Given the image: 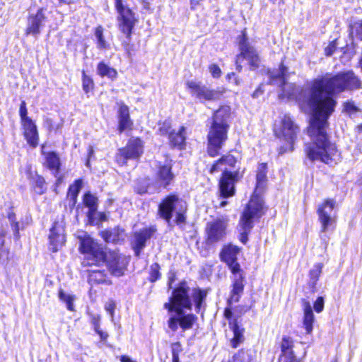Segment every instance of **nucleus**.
<instances>
[{
    "label": "nucleus",
    "instance_id": "obj_1",
    "mask_svg": "<svg viewBox=\"0 0 362 362\" xmlns=\"http://www.w3.org/2000/svg\"><path fill=\"white\" fill-rule=\"evenodd\" d=\"M287 69L281 63L279 70L269 72V83L281 87L280 98L296 100L302 110L312 115L308 130L312 142L306 144L305 149L308 158L332 164L336 160L337 150L329 141L326 129L337 104L334 97L346 90L362 88V82L353 71H346L326 74L314 79L310 86L299 87L286 82Z\"/></svg>",
    "mask_w": 362,
    "mask_h": 362
},
{
    "label": "nucleus",
    "instance_id": "obj_2",
    "mask_svg": "<svg viewBox=\"0 0 362 362\" xmlns=\"http://www.w3.org/2000/svg\"><path fill=\"white\" fill-rule=\"evenodd\" d=\"M189 291L187 284L182 281L173 291L170 301L164 303L163 307L169 313L167 325L173 332H177L179 327L182 332L192 329L198 319L194 314L185 310L192 309Z\"/></svg>",
    "mask_w": 362,
    "mask_h": 362
},
{
    "label": "nucleus",
    "instance_id": "obj_3",
    "mask_svg": "<svg viewBox=\"0 0 362 362\" xmlns=\"http://www.w3.org/2000/svg\"><path fill=\"white\" fill-rule=\"evenodd\" d=\"M79 250L85 255L84 264L87 265H100L106 263L111 274L117 277L122 276L126 270V263L121 259L119 252H105L101 245L88 235L80 238Z\"/></svg>",
    "mask_w": 362,
    "mask_h": 362
},
{
    "label": "nucleus",
    "instance_id": "obj_4",
    "mask_svg": "<svg viewBox=\"0 0 362 362\" xmlns=\"http://www.w3.org/2000/svg\"><path fill=\"white\" fill-rule=\"evenodd\" d=\"M230 115V107L228 105L221 106L214 112L207 135V152L211 157L219 154L220 150L228 139Z\"/></svg>",
    "mask_w": 362,
    "mask_h": 362
},
{
    "label": "nucleus",
    "instance_id": "obj_5",
    "mask_svg": "<svg viewBox=\"0 0 362 362\" xmlns=\"http://www.w3.org/2000/svg\"><path fill=\"white\" fill-rule=\"evenodd\" d=\"M264 214V202L255 192L244 209L238 226L240 233L239 240L242 243H247L248 235L254 227L255 221L259 220Z\"/></svg>",
    "mask_w": 362,
    "mask_h": 362
},
{
    "label": "nucleus",
    "instance_id": "obj_6",
    "mask_svg": "<svg viewBox=\"0 0 362 362\" xmlns=\"http://www.w3.org/2000/svg\"><path fill=\"white\" fill-rule=\"evenodd\" d=\"M187 210V204L185 200L176 194H170L159 204L158 214L168 223H170L175 214L174 221L177 225L180 226L186 223Z\"/></svg>",
    "mask_w": 362,
    "mask_h": 362
},
{
    "label": "nucleus",
    "instance_id": "obj_7",
    "mask_svg": "<svg viewBox=\"0 0 362 362\" xmlns=\"http://www.w3.org/2000/svg\"><path fill=\"white\" fill-rule=\"evenodd\" d=\"M237 40L240 53L235 57L236 69L239 72L242 71V62L244 60L247 62L250 70L257 69L261 62L260 57L255 47L249 41L245 30L238 36Z\"/></svg>",
    "mask_w": 362,
    "mask_h": 362
},
{
    "label": "nucleus",
    "instance_id": "obj_8",
    "mask_svg": "<svg viewBox=\"0 0 362 362\" xmlns=\"http://www.w3.org/2000/svg\"><path fill=\"white\" fill-rule=\"evenodd\" d=\"M115 5L118 13L117 22L119 30L126 35L122 45L129 55L131 54L130 44L132 30L136 22L134 13L128 7L124 6L122 0H115Z\"/></svg>",
    "mask_w": 362,
    "mask_h": 362
},
{
    "label": "nucleus",
    "instance_id": "obj_9",
    "mask_svg": "<svg viewBox=\"0 0 362 362\" xmlns=\"http://www.w3.org/2000/svg\"><path fill=\"white\" fill-rule=\"evenodd\" d=\"M144 153V142L138 137L129 139L124 148L118 149L116 161L120 165H126L129 160H137Z\"/></svg>",
    "mask_w": 362,
    "mask_h": 362
},
{
    "label": "nucleus",
    "instance_id": "obj_10",
    "mask_svg": "<svg viewBox=\"0 0 362 362\" xmlns=\"http://www.w3.org/2000/svg\"><path fill=\"white\" fill-rule=\"evenodd\" d=\"M298 131V127L294 123L292 118L288 115H285L281 119V126L279 134H281L287 144L279 148V154L282 155L286 152L292 151L293 150V144Z\"/></svg>",
    "mask_w": 362,
    "mask_h": 362
},
{
    "label": "nucleus",
    "instance_id": "obj_11",
    "mask_svg": "<svg viewBox=\"0 0 362 362\" xmlns=\"http://www.w3.org/2000/svg\"><path fill=\"white\" fill-rule=\"evenodd\" d=\"M187 86L189 89L192 96L198 99L201 103L219 100L223 92L219 88L211 89L200 83L193 81H187Z\"/></svg>",
    "mask_w": 362,
    "mask_h": 362
},
{
    "label": "nucleus",
    "instance_id": "obj_12",
    "mask_svg": "<svg viewBox=\"0 0 362 362\" xmlns=\"http://www.w3.org/2000/svg\"><path fill=\"white\" fill-rule=\"evenodd\" d=\"M335 205L336 202L334 199H328L318 206L317 213L322 225V232L327 230L334 223Z\"/></svg>",
    "mask_w": 362,
    "mask_h": 362
},
{
    "label": "nucleus",
    "instance_id": "obj_13",
    "mask_svg": "<svg viewBox=\"0 0 362 362\" xmlns=\"http://www.w3.org/2000/svg\"><path fill=\"white\" fill-rule=\"evenodd\" d=\"M238 179V172H231L227 168L223 170L222 177L219 181V190L223 198H228L235 194V184Z\"/></svg>",
    "mask_w": 362,
    "mask_h": 362
},
{
    "label": "nucleus",
    "instance_id": "obj_14",
    "mask_svg": "<svg viewBox=\"0 0 362 362\" xmlns=\"http://www.w3.org/2000/svg\"><path fill=\"white\" fill-rule=\"evenodd\" d=\"M47 22V17L45 16L43 8H39L35 13H30L28 18L25 34L31 35L35 38L41 33V29Z\"/></svg>",
    "mask_w": 362,
    "mask_h": 362
},
{
    "label": "nucleus",
    "instance_id": "obj_15",
    "mask_svg": "<svg viewBox=\"0 0 362 362\" xmlns=\"http://www.w3.org/2000/svg\"><path fill=\"white\" fill-rule=\"evenodd\" d=\"M157 170L155 174V183L157 184L158 189L162 187H168L175 179V175L172 171L173 165L170 161L164 163L158 162L156 165Z\"/></svg>",
    "mask_w": 362,
    "mask_h": 362
},
{
    "label": "nucleus",
    "instance_id": "obj_16",
    "mask_svg": "<svg viewBox=\"0 0 362 362\" xmlns=\"http://www.w3.org/2000/svg\"><path fill=\"white\" fill-rule=\"evenodd\" d=\"M239 252L240 249L237 246L229 245L225 246L220 253L221 260L228 265L233 275H237L242 272L240 264L238 262L237 257Z\"/></svg>",
    "mask_w": 362,
    "mask_h": 362
},
{
    "label": "nucleus",
    "instance_id": "obj_17",
    "mask_svg": "<svg viewBox=\"0 0 362 362\" xmlns=\"http://www.w3.org/2000/svg\"><path fill=\"white\" fill-rule=\"evenodd\" d=\"M226 223L221 220L216 219L209 222L206 225V243L212 245L223 239L226 235Z\"/></svg>",
    "mask_w": 362,
    "mask_h": 362
},
{
    "label": "nucleus",
    "instance_id": "obj_18",
    "mask_svg": "<svg viewBox=\"0 0 362 362\" xmlns=\"http://www.w3.org/2000/svg\"><path fill=\"white\" fill-rule=\"evenodd\" d=\"M155 232V228L149 227L144 228L134 233L132 245L136 257H139L141 250L146 247V242L152 237Z\"/></svg>",
    "mask_w": 362,
    "mask_h": 362
},
{
    "label": "nucleus",
    "instance_id": "obj_19",
    "mask_svg": "<svg viewBox=\"0 0 362 362\" xmlns=\"http://www.w3.org/2000/svg\"><path fill=\"white\" fill-rule=\"evenodd\" d=\"M49 239L50 243L49 250L53 252H57L59 247L64 245L65 243V235L64 234V229L59 223H54L50 229Z\"/></svg>",
    "mask_w": 362,
    "mask_h": 362
},
{
    "label": "nucleus",
    "instance_id": "obj_20",
    "mask_svg": "<svg viewBox=\"0 0 362 362\" xmlns=\"http://www.w3.org/2000/svg\"><path fill=\"white\" fill-rule=\"evenodd\" d=\"M23 130L24 136L28 144L35 148L38 145V132L37 126L33 120L21 123Z\"/></svg>",
    "mask_w": 362,
    "mask_h": 362
},
{
    "label": "nucleus",
    "instance_id": "obj_21",
    "mask_svg": "<svg viewBox=\"0 0 362 362\" xmlns=\"http://www.w3.org/2000/svg\"><path fill=\"white\" fill-rule=\"evenodd\" d=\"M243 271L238 273L237 275H234V281L233 284V289L230 293V298L228 300V303L230 305L233 302L237 303L239 301L241 294L243 292L244 285Z\"/></svg>",
    "mask_w": 362,
    "mask_h": 362
},
{
    "label": "nucleus",
    "instance_id": "obj_22",
    "mask_svg": "<svg viewBox=\"0 0 362 362\" xmlns=\"http://www.w3.org/2000/svg\"><path fill=\"white\" fill-rule=\"evenodd\" d=\"M102 237L107 243H120L124 240L126 233L123 228L115 227L103 231Z\"/></svg>",
    "mask_w": 362,
    "mask_h": 362
},
{
    "label": "nucleus",
    "instance_id": "obj_23",
    "mask_svg": "<svg viewBox=\"0 0 362 362\" xmlns=\"http://www.w3.org/2000/svg\"><path fill=\"white\" fill-rule=\"evenodd\" d=\"M134 189L136 192L141 195L146 193L153 194L159 191L157 184L152 182L148 177L139 180Z\"/></svg>",
    "mask_w": 362,
    "mask_h": 362
},
{
    "label": "nucleus",
    "instance_id": "obj_24",
    "mask_svg": "<svg viewBox=\"0 0 362 362\" xmlns=\"http://www.w3.org/2000/svg\"><path fill=\"white\" fill-rule=\"evenodd\" d=\"M303 327L307 334H310L313 329V322L315 316L313 312V308L308 301L303 300Z\"/></svg>",
    "mask_w": 362,
    "mask_h": 362
},
{
    "label": "nucleus",
    "instance_id": "obj_25",
    "mask_svg": "<svg viewBox=\"0 0 362 362\" xmlns=\"http://www.w3.org/2000/svg\"><path fill=\"white\" fill-rule=\"evenodd\" d=\"M118 118L119 131L120 133L132 126V122L130 119L129 110L127 105L123 103L119 105Z\"/></svg>",
    "mask_w": 362,
    "mask_h": 362
},
{
    "label": "nucleus",
    "instance_id": "obj_26",
    "mask_svg": "<svg viewBox=\"0 0 362 362\" xmlns=\"http://www.w3.org/2000/svg\"><path fill=\"white\" fill-rule=\"evenodd\" d=\"M45 165L52 171L54 177H57V175L59 174L61 163L57 153L51 151L45 155Z\"/></svg>",
    "mask_w": 362,
    "mask_h": 362
},
{
    "label": "nucleus",
    "instance_id": "obj_27",
    "mask_svg": "<svg viewBox=\"0 0 362 362\" xmlns=\"http://www.w3.org/2000/svg\"><path fill=\"white\" fill-rule=\"evenodd\" d=\"M83 186V180L82 179H78L74 181V182L69 187L67 198L69 200V206L71 208L74 207L76 202L78 195L82 188Z\"/></svg>",
    "mask_w": 362,
    "mask_h": 362
},
{
    "label": "nucleus",
    "instance_id": "obj_28",
    "mask_svg": "<svg viewBox=\"0 0 362 362\" xmlns=\"http://www.w3.org/2000/svg\"><path fill=\"white\" fill-rule=\"evenodd\" d=\"M83 199L85 206L88 208V217L92 220L98 209V198L88 192L84 194Z\"/></svg>",
    "mask_w": 362,
    "mask_h": 362
},
{
    "label": "nucleus",
    "instance_id": "obj_29",
    "mask_svg": "<svg viewBox=\"0 0 362 362\" xmlns=\"http://www.w3.org/2000/svg\"><path fill=\"white\" fill-rule=\"evenodd\" d=\"M229 327L233 332V337L230 340V344L232 347L236 348L244 340V329L238 325L236 320L230 322Z\"/></svg>",
    "mask_w": 362,
    "mask_h": 362
},
{
    "label": "nucleus",
    "instance_id": "obj_30",
    "mask_svg": "<svg viewBox=\"0 0 362 362\" xmlns=\"http://www.w3.org/2000/svg\"><path fill=\"white\" fill-rule=\"evenodd\" d=\"M185 127H181L177 132H170L169 134V139L171 145L173 147H177L182 149L185 146Z\"/></svg>",
    "mask_w": 362,
    "mask_h": 362
},
{
    "label": "nucleus",
    "instance_id": "obj_31",
    "mask_svg": "<svg viewBox=\"0 0 362 362\" xmlns=\"http://www.w3.org/2000/svg\"><path fill=\"white\" fill-rule=\"evenodd\" d=\"M6 230L0 223V264H6L9 260V250L5 247Z\"/></svg>",
    "mask_w": 362,
    "mask_h": 362
},
{
    "label": "nucleus",
    "instance_id": "obj_32",
    "mask_svg": "<svg viewBox=\"0 0 362 362\" xmlns=\"http://www.w3.org/2000/svg\"><path fill=\"white\" fill-rule=\"evenodd\" d=\"M237 162L236 158L232 155H226L218 159L211 168L210 173H214L219 170V166L226 165L230 167H235Z\"/></svg>",
    "mask_w": 362,
    "mask_h": 362
},
{
    "label": "nucleus",
    "instance_id": "obj_33",
    "mask_svg": "<svg viewBox=\"0 0 362 362\" xmlns=\"http://www.w3.org/2000/svg\"><path fill=\"white\" fill-rule=\"evenodd\" d=\"M324 265L322 263H317L310 270L309 277L310 280L308 282L309 286L314 290L316 287L317 282L319 279V277L322 273V269Z\"/></svg>",
    "mask_w": 362,
    "mask_h": 362
},
{
    "label": "nucleus",
    "instance_id": "obj_34",
    "mask_svg": "<svg viewBox=\"0 0 362 362\" xmlns=\"http://www.w3.org/2000/svg\"><path fill=\"white\" fill-rule=\"evenodd\" d=\"M97 73L101 77L107 76L110 79L115 78L117 75L116 70L106 64L104 62L98 63L97 66Z\"/></svg>",
    "mask_w": 362,
    "mask_h": 362
},
{
    "label": "nucleus",
    "instance_id": "obj_35",
    "mask_svg": "<svg viewBox=\"0 0 362 362\" xmlns=\"http://www.w3.org/2000/svg\"><path fill=\"white\" fill-rule=\"evenodd\" d=\"M267 163H262L258 165L256 175V191L264 187V185L267 181Z\"/></svg>",
    "mask_w": 362,
    "mask_h": 362
},
{
    "label": "nucleus",
    "instance_id": "obj_36",
    "mask_svg": "<svg viewBox=\"0 0 362 362\" xmlns=\"http://www.w3.org/2000/svg\"><path fill=\"white\" fill-rule=\"evenodd\" d=\"M191 296L195 304V311L198 313L201 310L202 303L206 297V293L200 288H194L192 290Z\"/></svg>",
    "mask_w": 362,
    "mask_h": 362
},
{
    "label": "nucleus",
    "instance_id": "obj_37",
    "mask_svg": "<svg viewBox=\"0 0 362 362\" xmlns=\"http://www.w3.org/2000/svg\"><path fill=\"white\" fill-rule=\"evenodd\" d=\"M96 46L98 49L105 50L110 48V45L105 40L103 35V28L101 25L98 26L95 30Z\"/></svg>",
    "mask_w": 362,
    "mask_h": 362
},
{
    "label": "nucleus",
    "instance_id": "obj_38",
    "mask_svg": "<svg viewBox=\"0 0 362 362\" xmlns=\"http://www.w3.org/2000/svg\"><path fill=\"white\" fill-rule=\"evenodd\" d=\"M90 281L95 284H104L110 285L112 284L111 281L107 279L106 272L103 270L93 271L90 274Z\"/></svg>",
    "mask_w": 362,
    "mask_h": 362
},
{
    "label": "nucleus",
    "instance_id": "obj_39",
    "mask_svg": "<svg viewBox=\"0 0 362 362\" xmlns=\"http://www.w3.org/2000/svg\"><path fill=\"white\" fill-rule=\"evenodd\" d=\"M59 298L66 303L67 310L70 311L74 310V296L66 293L62 289H60L59 291Z\"/></svg>",
    "mask_w": 362,
    "mask_h": 362
},
{
    "label": "nucleus",
    "instance_id": "obj_40",
    "mask_svg": "<svg viewBox=\"0 0 362 362\" xmlns=\"http://www.w3.org/2000/svg\"><path fill=\"white\" fill-rule=\"evenodd\" d=\"M293 346V341L290 337L284 336L282 338L281 344V357L291 354H294L291 350Z\"/></svg>",
    "mask_w": 362,
    "mask_h": 362
},
{
    "label": "nucleus",
    "instance_id": "obj_41",
    "mask_svg": "<svg viewBox=\"0 0 362 362\" xmlns=\"http://www.w3.org/2000/svg\"><path fill=\"white\" fill-rule=\"evenodd\" d=\"M349 28L351 37L362 40V19L351 23Z\"/></svg>",
    "mask_w": 362,
    "mask_h": 362
},
{
    "label": "nucleus",
    "instance_id": "obj_42",
    "mask_svg": "<svg viewBox=\"0 0 362 362\" xmlns=\"http://www.w3.org/2000/svg\"><path fill=\"white\" fill-rule=\"evenodd\" d=\"M252 354L249 351L241 350L234 355L233 362H252Z\"/></svg>",
    "mask_w": 362,
    "mask_h": 362
},
{
    "label": "nucleus",
    "instance_id": "obj_43",
    "mask_svg": "<svg viewBox=\"0 0 362 362\" xmlns=\"http://www.w3.org/2000/svg\"><path fill=\"white\" fill-rule=\"evenodd\" d=\"M82 86L83 91L86 94L89 93L94 86L93 79L89 76L86 75L84 71H82Z\"/></svg>",
    "mask_w": 362,
    "mask_h": 362
},
{
    "label": "nucleus",
    "instance_id": "obj_44",
    "mask_svg": "<svg viewBox=\"0 0 362 362\" xmlns=\"http://www.w3.org/2000/svg\"><path fill=\"white\" fill-rule=\"evenodd\" d=\"M35 191L38 194H42L47 189L45 180L43 177L37 175L35 180Z\"/></svg>",
    "mask_w": 362,
    "mask_h": 362
},
{
    "label": "nucleus",
    "instance_id": "obj_45",
    "mask_svg": "<svg viewBox=\"0 0 362 362\" xmlns=\"http://www.w3.org/2000/svg\"><path fill=\"white\" fill-rule=\"evenodd\" d=\"M8 220L11 223V228L13 231L14 238L16 240L19 239V223L16 221V215L13 213H9L8 215Z\"/></svg>",
    "mask_w": 362,
    "mask_h": 362
},
{
    "label": "nucleus",
    "instance_id": "obj_46",
    "mask_svg": "<svg viewBox=\"0 0 362 362\" xmlns=\"http://www.w3.org/2000/svg\"><path fill=\"white\" fill-rule=\"evenodd\" d=\"M159 270L160 266L158 263H154L151 266L149 277V281L151 282H155L160 278V274Z\"/></svg>",
    "mask_w": 362,
    "mask_h": 362
},
{
    "label": "nucleus",
    "instance_id": "obj_47",
    "mask_svg": "<svg viewBox=\"0 0 362 362\" xmlns=\"http://www.w3.org/2000/svg\"><path fill=\"white\" fill-rule=\"evenodd\" d=\"M19 115L21 117V123L32 120V119L28 116L26 103L24 100L21 101V103L19 108Z\"/></svg>",
    "mask_w": 362,
    "mask_h": 362
},
{
    "label": "nucleus",
    "instance_id": "obj_48",
    "mask_svg": "<svg viewBox=\"0 0 362 362\" xmlns=\"http://www.w3.org/2000/svg\"><path fill=\"white\" fill-rule=\"evenodd\" d=\"M43 127L46 128L49 132L54 129L57 130L60 127L59 125H57L56 128H54L52 119L49 117H44Z\"/></svg>",
    "mask_w": 362,
    "mask_h": 362
},
{
    "label": "nucleus",
    "instance_id": "obj_49",
    "mask_svg": "<svg viewBox=\"0 0 362 362\" xmlns=\"http://www.w3.org/2000/svg\"><path fill=\"white\" fill-rule=\"evenodd\" d=\"M324 298L319 296L314 303V310L316 313H321L324 309Z\"/></svg>",
    "mask_w": 362,
    "mask_h": 362
},
{
    "label": "nucleus",
    "instance_id": "obj_50",
    "mask_svg": "<svg viewBox=\"0 0 362 362\" xmlns=\"http://www.w3.org/2000/svg\"><path fill=\"white\" fill-rule=\"evenodd\" d=\"M172 349V358H177L179 357L180 353L182 351L181 345L179 342L173 343L171 345Z\"/></svg>",
    "mask_w": 362,
    "mask_h": 362
},
{
    "label": "nucleus",
    "instance_id": "obj_51",
    "mask_svg": "<svg viewBox=\"0 0 362 362\" xmlns=\"http://www.w3.org/2000/svg\"><path fill=\"white\" fill-rule=\"evenodd\" d=\"M209 69L214 78H218L221 76V71L218 65L215 64H211Z\"/></svg>",
    "mask_w": 362,
    "mask_h": 362
},
{
    "label": "nucleus",
    "instance_id": "obj_52",
    "mask_svg": "<svg viewBox=\"0 0 362 362\" xmlns=\"http://www.w3.org/2000/svg\"><path fill=\"white\" fill-rule=\"evenodd\" d=\"M344 110L349 112H356L358 111V108L353 101H348L344 104Z\"/></svg>",
    "mask_w": 362,
    "mask_h": 362
},
{
    "label": "nucleus",
    "instance_id": "obj_53",
    "mask_svg": "<svg viewBox=\"0 0 362 362\" xmlns=\"http://www.w3.org/2000/svg\"><path fill=\"white\" fill-rule=\"evenodd\" d=\"M100 316L98 315H92L91 316V323L93 325L94 330L98 332L100 329Z\"/></svg>",
    "mask_w": 362,
    "mask_h": 362
},
{
    "label": "nucleus",
    "instance_id": "obj_54",
    "mask_svg": "<svg viewBox=\"0 0 362 362\" xmlns=\"http://www.w3.org/2000/svg\"><path fill=\"white\" fill-rule=\"evenodd\" d=\"M105 308L106 311L113 317V313L115 309V304L113 301L109 302L105 304Z\"/></svg>",
    "mask_w": 362,
    "mask_h": 362
},
{
    "label": "nucleus",
    "instance_id": "obj_55",
    "mask_svg": "<svg viewBox=\"0 0 362 362\" xmlns=\"http://www.w3.org/2000/svg\"><path fill=\"white\" fill-rule=\"evenodd\" d=\"M335 49L336 45H334V43L332 42L325 48V54L327 56H331L334 52Z\"/></svg>",
    "mask_w": 362,
    "mask_h": 362
},
{
    "label": "nucleus",
    "instance_id": "obj_56",
    "mask_svg": "<svg viewBox=\"0 0 362 362\" xmlns=\"http://www.w3.org/2000/svg\"><path fill=\"white\" fill-rule=\"evenodd\" d=\"M282 361L283 362H300L294 354H289L286 356H282Z\"/></svg>",
    "mask_w": 362,
    "mask_h": 362
},
{
    "label": "nucleus",
    "instance_id": "obj_57",
    "mask_svg": "<svg viewBox=\"0 0 362 362\" xmlns=\"http://www.w3.org/2000/svg\"><path fill=\"white\" fill-rule=\"evenodd\" d=\"M170 124L168 123V122H164L163 126L160 127L159 129V131L160 132V133L162 134H170Z\"/></svg>",
    "mask_w": 362,
    "mask_h": 362
},
{
    "label": "nucleus",
    "instance_id": "obj_58",
    "mask_svg": "<svg viewBox=\"0 0 362 362\" xmlns=\"http://www.w3.org/2000/svg\"><path fill=\"white\" fill-rule=\"evenodd\" d=\"M233 316V312L230 308H226L224 310V317L230 322H233V320H231Z\"/></svg>",
    "mask_w": 362,
    "mask_h": 362
},
{
    "label": "nucleus",
    "instance_id": "obj_59",
    "mask_svg": "<svg viewBox=\"0 0 362 362\" xmlns=\"http://www.w3.org/2000/svg\"><path fill=\"white\" fill-rule=\"evenodd\" d=\"M263 93V90L262 89V86H259L252 93V96L253 98H258L260 95Z\"/></svg>",
    "mask_w": 362,
    "mask_h": 362
},
{
    "label": "nucleus",
    "instance_id": "obj_60",
    "mask_svg": "<svg viewBox=\"0 0 362 362\" xmlns=\"http://www.w3.org/2000/svg\"><path fill=\"white\" fill-rule=\"evenodd\" d=\"M96 333L100 336L102 340H105L108 337L107 333L103 332L101 329H100L98 332H96Z\"/></svg>",
    "mask_w": 362,
    "mask_h": 362
},
{
    "label": "nucleus",
    "instance_id": "obj_61",
    "mask_svg": "<svg viewBox=\"0 0 362 362\" xmlns=\"http://www.w3.org/2000/svg\"><path fill=\"white\" fill-rule=\"evenodd\" d=\"M120 361L121 362H135L132 360L130 357L128 356H120Z\"/></svg>",
    "mask_w": 362,
    "mask_h": 362
},
{
    "label": "nucleus",
    "instance_id": "obj_62",
    "mask_svg": "<svg viewBox=\"0 0 362 362\" xmlns=\"http://www.w3.org/2000/svg\"><path fill=\"white\" fill-rule=\"evenodd\" d=\"M199 4V1L197 0H191L190 1V8L192 10H194L197 5Z\"/></svg>",
    "mask_w": 362,
    "mask_h": 362
},
{
    "label": "nucleus",
    "instance_id": "obj_63",
    "mask_svg": "<svg viewBox=\"0 0 362 362\" xmlns=\"http://www.w3.org/2000/svg\"><path fill=\"white\" fill-rule=\"evenodd\" d=\"M251 307L250 306H243L240 308V313L242 314V313H245L247 311H249L250 310Z\"/></svg>",
    "mask_w": 362,
    "mask_h": 362
},
{
    "label": "nucleus",
    "instance_id": "obj_64",
    "mask_svg": "<svg viewBox=\"0 0 362 362\" xmlns=\"http://www.w3.org/2000/svg\"><path fill=\"white\" fill-rule=\"evenodd\" d=\"M55 177L57 178L56 184L59 185L62 182V177L61 176H59V174Z\"/></svg>",
    "mask_w": 362,
    "mask_h": 362
}]
</instances>
